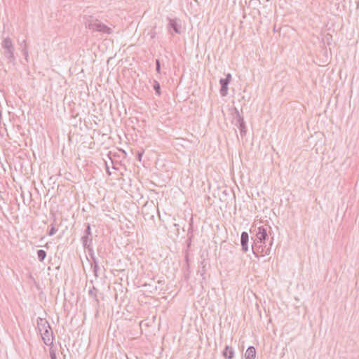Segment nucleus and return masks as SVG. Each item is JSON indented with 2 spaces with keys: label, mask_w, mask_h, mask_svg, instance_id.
<instances>
[{
  "label": "nucleus",
  "mask_w": 359,
  "mask_h": 359,
  "mask_svg": "<svg viewBox=\"0 0 359 359\" xmlns=\"http://www.w3.org/2000/svg\"><path fill=\"white\" fill-rule=\"evenodd\" d=\"M268 238L267 227L261 226L257 228L256 231L255 238L252 237L253 244L252 246L257 247L259 244L264 245Z\"/></svg>",
  "instance_id": "f03ea898"
},
{
  "label": "nucleus",
  "mask_w": 359,
  "mask_h": 359,
  "mask_svg": "<svg viewBox=\"0 0 359 359\" xmlns=\"http://www.w3.org/2000/svg\"><path fill=\"white\" fill-rule=\"evenodd\" d=\"M255 357H256L255 348L252 346H249L245 353V359H255Z\"/></svg>",
  "instance_id": "ddd939ff"
},
{
  "label": "nucleus",
  "mask_w": 359,
  "mask_h": 359,
  "mask_svg": "<svg viewBox=\"0 0 359 359\" xmlns=\"http://www.w3.org/2000/svg\"><path fill=\"white\" fill-rule=\"evenodd\" d=\"M155 28L156 27H154L149 33L151 39H154L156 36V33L155 32Z\"/></svg>",
  "instance_id": "393cba45"
},
{
  "label": "nucleus",
  "mask_w": 359,
  "mask_h": 359,
  "mask_svg": "<svg viewBox=\"0 0 359 359\" xmlns=\"http://www.w3.org/2000/svg\"><path fill=\"white\" fill-rule=\"evenodd\" d=\"M81 242L84 248L92 246L93 238L89 236H82Z\"/></svg>",
  "instance_id": "4468645a"
},
{
  "label": "nucleus",
  "mask_w": 359,
  "mask_h": 359,
  "mask_svg": "<svg viewBox=\"0 0 359 359\" xmlns=\"http://www.w3.org/2000/svg\"><path fill=\"white\" fill-rule=\"evenodd\" d=\"M93 269V272L95 276H97V271L100 269L99 265L97 264H93L92 265Z\"/></svg>",
  "instance_id": "b1692460"
},
{
  "label": "nucleus",
  "mask_w": 359,
  "mask_h": 359,
  "mask_svg": "<svg viewBox=\"0 0 359 359\" xmlns=\"http://www.w3.org/2000/svg\"><path fill=\"white\" fill-rule=\"evenodd\" d=\"M37 257H38V259L40 262H43V260L46 257V252L43 250H39L37 251Z\"/></svg>",
  "instance_id": "dca6fc26"
},
{
  "label": "nucleus",
  "mask_w": 359,
  "mask_h": 359,
  "mask_svg": "<svg viewBox=\"0 0 359 359\" xmlns=\"http://www.w3.org/2000/svg\"><path fill=\"white\" fill-rule=\"evenodd\" d=\"M142 155H143V152H140V151L137 152V159L140 161H141V160H142Z\"/></svg>",
  "instance_id": "a878e982"
},
{
  "label": "nucleus",
  "mask_w": 359,
  "mask_h": 359,
  "mask_svg": "<svg viewBox=\"0 0 359 359\" xmlns=\"http://www.w3.org/2000/svg\"><path fill=\"white\" fill-rule=\"evenodd\" d=\"M86 249L88 252V254L90 257V258L93 257H95L94 250H93V248L92 246H90V247L87 248Z\"/></svg>",
  "instance_id": "5701e85b"
},
{
  "label": "nucleus",
  "mask_w": 359,
  "mask_h": 359,
  "mask_svg": "<svg viewBox=\"0 0 359 359\" xmlns=\"http://www.w3.org/2000/svg\"><path fill=\"white\" fill-rule=\"evenodd\" d=\"M236 115L234 117L235 126L239 129L241 136H244L246 134V126L244 121L243 117H242L239 112L236 110Z\"/></svg>",
  "instance_id": "423d86ee"
},
{
  "label": "nucleus",
  "mask_w": 359,
  "mask_h": 359,
  "mask_svg": "<svg viewBox=\"0 0 359 359\" xmlns=\"http://www.w3.org/2000/svg\"><path fill=\"white\" fill-rule=\"evenodd\" d=\"M156 70L158 74L161 73V62L158 59L156 60Z\"/></svg>",
  "instance_id": "4be33fe9"
},
{
  "label": "nucleus",
  "mask_w": 359,
  "mask_h": 359,
  "mask_svg": "<svg viewBox=\"0 0 359 359\" xmlns=\"http://www.w3.org/2000/svg\"><path fill=\"white\" fill-rule=\"evenodd\" d=\"M57 229H56V228L55 227L54 224H52L50 225V229H49V231H48V235L49 236H53V235L57 232Z\"/></svg>",
  "instance_id": "6ab92c4d"
},
{
  "label": "nucleus",
  "mask_w": 359,
  "mask_h": 359,
  "mask_svg": "<svg viewBox=\"0 0 359 359\" xmlns=\"http://www.w3.org/2000/svg\"><path fill=\"white\" fill-rule=\"evenodd\" d=\"M248 241L249 235L248 232H242L241 236V244L243 252H247L248 251Z\"/></svg>",
  "instance_id": "1a4fd4ad"
},
{
  "label": "nucleus",
  "mask_w": 359,
  "mask_h": 359,
  "mask_svg": "<svg viewBox=\"0 0 359 359\" xmlns=\"http://www.w3.org/2000/svg\"><path fill=\"white\" fill-rule=\"evenodd\" d=\"M37 326L40 334L43 332V330L50 329V325H49L48 322L45 318H38Z\"/></svg>",
  "instance_id": "9d476101"
},
{
  "label": "nucleus",
  "mask_w": 359,
  "mask_h": 359,
  "mask_svg": "<svg viewBox=\"0 0 359 359\" xmlns=\"http://www.w3.org/2000/svg\"><path fill=\"white\" fill-rule=\"evenodd\" d=\"M86 229L84 231V234L83 236H92V233H91V229H90V224H86Z\"/></svg>",
  "instance_id": "aec40b11"
},
{
  "label": "nucleus",
  "mask_w": 359,
  "mask_h": 359,
  "mask_svg": "<svg viewBox=\"0 0 359 359\" xmlns=\"http://www.w3.org/2000/svg\"><path fill=\"white\" fill-rule=\"evenodd\" d=\"M50 359H57L56 350L53 346L50 348Z\"/></svg>",
  "instance_id": "412c9836"
},
{
  "label": "nucleus",
  "mask_w": 359,
  "mask_h": 359,
  "mask_svg": "<svg viewBox=\"0 0 359 359\" xmlns=\"http://www.w3.org/2000/svg\"><path fill=\"white\" fill-rule=\"evenodd\" d=\"M20 46H21V48H22L23 47H25V44H23V43H22V42L21 43Z\"/></svg>",
  "instance_id": "cd10ccee"
},
{
  "label": "nucleus",
  "mask_w": 359,
  "mask_h": 359,
  "mask_svg": "<svg viewBox=\"0 0 359 359\" xmlns=\"http://www.w3.org/2000/svg\"><path fill=\"white\" fill-rule=\"evenodd\" d=\"M97 289L93 286V288L89 290L88 294L90 297H92L94 299L96 304L98 305L100 302L97 296Z\"/></svg>",
  "instance_id": "2eb2a0df"
},
{
  "label": "nucleus",
  "mask_w": 359,
  "mask_h": 359,
  "mask_svg": "<svg viewBox=\"0 0 359 359\" xmlns=\"http://www.w3.org/2000/svg\"><path fill=\"white\" fill-rule=\"evenodd\" d=\"M89 29L92 30L93 32H99L107 34H111L112 33V29L101 22L99 20L96 22V25L90 24Z\"/></svg>",
  "instance_id": "20e7f679"
},
{
  "label": "nucleus",
  "mask_w": 359,
  "mask_h": 359,
  "mask_svg": "<svg viewBox=\"0 0 359 359\" xmlns=\"http://www.w3.org/2000/svg\"><path fill=\"white\" fill-rule=\"evenodd\" d=\"M167 20L169 22L168 25V32L172 34L171 32V29H172L176 34H180L182 29L181 20L179 18L172 19L169 17L167 18Z\"/></svg>",
  "instance_id": "39448f33"
},
{
  "label": "nucleus",
  "mask_w": 359,
  "mask_h": 359,
  "mask_svg": "<svg viewBox=\"0 0 359 359\" xmlns=\"http://www.w3.org/2000/svg\"><path fill=\"white\" fill-rule=\"evenodd\" d=\"M91 259L93 261V264H98V261H97V258L95 257V256L91 257Z\"/></svg>",
  "instance_id": "bb28decb"
},
{
  "label": "nucleus",
  "mask_w": 359,
  "mask_h": 359,
  "mask_svg": "<svg viewBox=\"0 0 359 359\" xmlns=\"http://www.w3.org/2000/svg\"><path fill=\"white\" fill-rule=\"evenodd\" d=\"M83 21L86 27L89 29L90 24L96 25V22L98 21V19L92 15L85 14L83 16Z\"/></svg>",
  "instance_id": "9b49d317"
},
{
  "label": "nucleus",
  "mask_w": 359,
  "mask_h": 359,
  "mask_svg": "<svg viewBox=\"0 0 359 359\" xmlns=\"http://www.w3.org/2000/svg\"><path fill=\"white\" fill-rule=\"evenodd\" d=\"M231 80V74L228 73L226 75L225 78H222L219 80V83L221 85L220 88V94L222 96H226L228 93V85L229 84Z\"/></svg>",
  "instance_id": "0eeeda50"
},
{
  "label": "nucleus",
  "mask_w": 359,
  "mask_h": 359,
  "mask_svg": "<svg viewBox=\"0 0 359 359\" xmlns=\"http://www.w3.org/2000/svg\"><path fill=\"white\" fill-rule=\"evenodd\" d=\"M222 355L226 359H233L234 357L233 349L229 346H226L224 351H222Z\"/></svg>",
  "instance_id": "f8f14e48"
},
{
  "label": "nucleus",
  "mask_w": 359,
  "mask_h": 359,
  "mask_svg": "<svg viewBox=\"0 0 359 359\" xmlns=\"http://www.w3.org/2000/svg\"><path fill=\"white\" fill-rule=\"evenodd\" d=\"M22 43L25 44V47L22 48V55L25 56V60L27 61L28 57V50H27V44L25 40L22 41Z\"/></svg>",
  "instance_id": "a211bd4d"
},
{
  "label": "nucleus",
  "mask_w": 359,
  "mask_h": 359,
  "mask_svg": "<svg viewBox=\"0 0 359 359\" xmlns=\"http://www.w3.org/2000/svg\"><path fill=\"white\" fill-rule=\"evenodd\" d=\"M153 88H154V90L156 92V94L158 95H161V85L156 80L154 81Z\"/></svg>",
  "instance_id": "f3484780"
},
{
  "label": "nucleus",
  "mask_w": 359,
  "mask_h": 359,
  "mask_svg": "<svg viewBox=\"0 0 359 359\" xmlns=\"http://www.w3.org/2000/svg\"><path fill=\"white\" fill-rule=\"evenodd\" d=\"M42 339L43 343L48 346H53V332L52 329H48L46 330H43V332L41 333Z\"/></svg>",
  "instance_id": "6e6552de"
},
{
  "label": "nucleus",
  "mask_w": 359,
  "mask_h": 359,
  "mask_svg": "<svg viewBox=\"0 0 359 359\" xmlns=\"http://www.w3.org/2000/svg\"><path fill=\"white\" fill-rule=\"evenodd\" d=\"M273 240L270 241L269 247H266V243L264 245L259 244V246L257 247L252 246L253 254L255 257L269 255L271 252V246Z\"/></svg>",
  "instance_id": "7ed1b4c3"
},
{
  "label": "nucleus",
  "mask_w": 359,
  "mask_h": 359,
  "mask_svg": "<svg viewBox=\"0 0 359 359\" xmlns=\"http://www.w3.org/2000/svg\"><path fill=\"white\" fill-rule=\"evenodd\" d=\"M4 55L8 60V62L15 64V57L14 55L15 48L10 37L5 38L2 41Z\"/></svg>",
  "instance_id": "f257e3e1"
}]
</instances>
